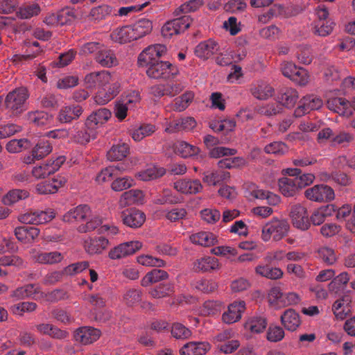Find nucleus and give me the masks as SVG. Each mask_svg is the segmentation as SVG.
<instances>
[{
	"mask_svg": "<svg viewBox=\"0 0 355 355\" xmlns=\"http://www.w3.org/2000/svg\"><path fill=\"white\" fill-rule=\"evenodd\" d=\"M89 263L87 261H79L71 263L63 269V272L67 276H73L82 272L88 268Z\"/></svg>",
	"mask_w": 355,
	"mask_h": 355,
	"instance_id": "obj_56",
	"label": "nucleus"
},
{
	"mask_svg": "<svg viewBox=\"0 0 355 355\" xmlns=\"http://www.w3.org/2000/svg\"><path fill=\"white\" fill-rule=\"evenodd\" d=\"M173 292V286L170 283L160 284L150 291L154 298H162L169 295Z\"/></svg>",
	"mask_w": 355,
	"mask_h": 355,
	"instance_id": "obj_53",
	"label": "nucleus"
},
{
	"mask_svg": "<svg viewBox=\"0 0 355 355\" xmlns=\"http://www.w3.org/2000/svg\"><path fill=\"white\" fill-rule=\"evenodd\" d=\"M349 300L347 297H343L337 300L333 304L332 310L337 319L343 320L349 312L348 306Z\"/></svg>",
	"mask_w": 355,
	"mask_h": 355,
	"instance_id": "obj_44",
	"label": "nucleus"
},
{
	"mask_svg": "<svg viewBox=\"0 0 355 355\" xmlns=\"http://www.w3.org/2000/svg\"><path fill=\"white\" fill-rule=\"evenodd\" d=\"M257 274L270 279H277L282 277L283 272L279 268H271L269 266H257L255 268Z\"/></svg>",
	"mask_w": 355,
	"mask_h": 355,
	"instance_id": "obj_46",
	"label": "nucleus"
},
{
	"mask_svg": "<svg viewBox=\"0 0 355 355\" xmlns=\"http://www.w3.org/2000/svg\"><path fill=\"white\" fill-rule=\"evenodd\" d=\"M171 333L173 337L178 340H187L192 336L191 330L180 322H175L172 324Z\"/></svg>",
	"mask_w": 355,
	"mask_h": 355,
	"instance_id": "obj_49",
	"label": "nucleus"
},
{
	"mask_svg": "<svg viewBox=\"0 0 355 355\" xmlns=\"http://www.w3.org/2000/svg\"><path fill=\"white\" fill-rule=\"evenodd\" d=\"M95 60L99 64L105 67H111L117 64V59L113 51L103 46L96 53Z\"/></svg>",
	"mask_w": 355,
	"mask_h": 355,
	"instance_id": "obj_29",
	"label": "nucleus"
},
{
	"mask_svg": "<svg viewBox=\"0 0 355 355\" xmlns=\"http://www.w3.org/2000/svg\"><path fill=\"white\" fill-rule=\"evenodd\" d=\"M211 345L206 341H191L180 349V355H205Z\"/></svg>",
	"mask_w": 355,
	"mask_h": 355,
	"instance_id": "obj_13",
	"label": "nucleus"
},
{
	"mask_svg": "<svg viewBox=\"0 0 355 355\" xmlns=\"http://www.w3.org/2000/svg\"><path fill=\"white\" fill-rule=\"evenodd\" d=\"M63 258V254L57 251L38 253L35 257V261L42 264H55L60 262Z\"/></svg>",
	"mask_w": 355,
	"mask_h": 355,
	"instance_id": "obj_42",
	"label": "nucleus"
},
{
	"mask_svg": "<svg viewBox=\"0 0 355 355\" xmlns=\"http://www.w3.org/2000/svg\"><path fill=\"white\" fill-rule=\"evenodd\" d=\"M290 225L284 219H272L262 227L261 239L267 242L270 240L279 241L287 236Z\"/></svg>",
	"mask_w": 355,
	"mask_h": 355,
	"instance_id": "obj_2",
	"label": "nucleus"
},
{
	"mask_svg": "<svg viewBox=\"0 0 355 355\" xmlns=\"http://www.w3.org/2000/svg\"><path fill=\"white\" fill-rule=\"evenodd\" d=\"M100 336L101 331L99 329L89 327H82L75 331L74 339L83 345H88L96 341Z\"/></svg>",
	"mask_w": 355,
	"mask_h": 355,
	"instance_id": "obj_11",
	"label": "nucleus"
},
{
	"mask_svg": "<svg viewBox=\"0 0 355 355\" xmlns=\"http://www.w3.org/2000/svg\"><path fill=\"white\" fill-rule=\"evenodd\" d=\"M83 112V107L79 105H67L60 109L58 119L61 123H69L78 119Z\"/></svg>",
	"mask_w": 355,
	"mask_h": 355,
	"instance_id": "obj_20",
	"label": "nucleus"
},
{
	"mask_svg": "<svg viewBox=\"0 0 355 355\" xmlns=\"http://www.w3.org/2000/svg\"><path fill=\"white\" fill-rule=\"evenodd\" d=\"M202 5V0H190L182 4L178 8H177L174 12V15L175 16H180L182 14H187L189 12H195L198 10Z\"/></svg>",
	"mask_w": 355,
	"mask_h": 355,
	"instance_id": "obj_51",
	"label": "nucleus"
},
{
	"mask_svg": "<svg viewBox=\"0 0 355 355\" xmlns=\"http://www.w3.org/2000/svg\"><path fill=\"white\" fill-rule=\"evenodd\" d=\"M27 120L37 126H44L52 122V116L42 111L30 112L27 114Z\"/></svg>",
	"mask_w": 355,
	"mask_h": 355,
	"instance_id": "obj_35",
	"label": "nucleus"
},
{
	"mask_svg": "<svg viewBox=\"0 0 355 355\" xmlns=\"http://www.w3.org/2000/svg\"><path fill=\"white\" fill-rule=\"evenodd\" d=\"M288 150L287 145L282 141H274L264 148V151L268 154H274L277 156H281L286 153Z\"/></svg>",
	"mask_w": 355,
	"mask_h": 355,
	"instance_id": "obj_55",
	"label": "nucleus"
},
{
	"mask_svg": "<svg viewBox=\"0 0 355 355\" xmlns=\"http://www.w3.org/2000/svg\"><path fill=\"white\" fill-rule=\"evenodd\" d=\"M36 159H41L47 156L52 151V146L49 140L41 139L32 150Z\"/></svg>",
	"mask_w": 355,
	"mask_h": 355,
	"instance_id": "obj_48",
	"label": "nucleus"
},
{
	"mask_svg": "<svg viewBox=\"0 0 355 355\" xmlns=\"http://www.w3.org/2000/svg\"><path fill=\"white\" fill-rule=\"evenodd\" d=\"M141 248L139 241H129L121 243L109 252V257L111 259H119L136 252Z\"/></svg>",
	"mask_w": 355,
	"mask_h": 355,
	"instance_id": "obj_8",
	"label": "nucleus"
},
{
	"mask_svg": "<svg viewBox=\"0 0 355 355\" xmlns=\"http://www.w3.org/2000/svg\"><path fill=\"white\" fill-rule=\"evenodd\" d=\"M220 268L218 259L214 257H204L196 259L193 263V270L197 272H211Z\"/></svg>",
	"mask_w": 355,
	"mask_h": 355,
	"instance_id": "obj_16",
	"label": "nucleus"
},
{
	"mask_svg": "<svg viewBox=\"0 0 355 355\" xmlns=\"http://www.w3.org/2000/svg\"><path fill=\"white\" fill-rule=\"evenodd\" d=\"M134 180L129 177L116 178L111 184L115 191H122L132 187Z\"/></svg>",
	"mask_w": 355,
	"mask_h": 355,
	"instance_id": "obj_59",
	"label": "nucleus"
},
{
	"mask_svg": "<svg viewBox=\"0 0 355 355\" xmlns=\"http://www.w3.org/2000/svg\"><path fill=\"white\" fill-rule=\"evenodd\" d=\"M92 211L87 205H80L71 209L62 216V220L68 223H73L88 220L91 216Z\"/></svg>",
	"mask_w": 355,
	"mask_h": 355,
	"instance_id": "obj_9",
	"label": "nucleus"
},
{
	"mask_svg": "<svg viewBox=\"0 0 355 355\" xmlns=\"http://www.w3.org/2000/svg\"><path fill=\"white\" fill-rule=\"evenodd\" d=\"M73 138L76 142L80 144H85L89 142L91 139L96 138V133L94 130L87 128V129L77 131L73 135Z\"/></svg>",
	"mask_w": 355,
	"mask_h": 355,
	"instance_id": "obj_58",
	"label": "nucleus"
},
{
	"mask_svg": "<svg viewBox=\"0 0 355 355\" xmlns=\"http://www.w3.org/2000/svg\"><path fill=\"white\" fill-rule=\"evenodd\" d=\"M136 39L138 40L149 34L153 29V23L150 20L142 18L131 26Z\"/></svg>",
	"mask_w": 355,
	"mask_h": 355,
	"instance_id": "obj_36",
	"label": "nucleus"
},
{
	"mask_svg": "<svg viewBox=\"0 0 355 355\" xmlns=\"http://www.w3.org/2000/svg\"><path fill=\"white\" fill-rule=\"evenodd\" d=\"M230 178L227 171H216L211 173H204L202 180L209 185H217Z\"/></svg>",
	"mask_w": 355,
	"mask_h": 355,
	"instance_id": "obj_40",
	"label": "nucleus"
},
{
	"mask_svg": "<svg viewBox=\"0 0 355 355\" xmlns=\"http://www.w3.org/2000/svg\"><path fill=\"white\" fill-rule=\"evenodd\" d=\"M280 319L282 325L291 331H295L301 324L299 314L292 309L286 310Z\"/></svg>",
	"mask_w": 355,
	"mask_h": 355,
	"instance_id": "obj_25",
	"label": "nucleus"
},
{
	"mask_svg": "<svg viewBox=\"0 0 355 355\" xmlns=\"http://www.w3.org/2000/svg\"><path fill=\"white\" fill-rule=\"evenodd\" d=\"M190 240L193 243L205 247L214 245L217 242L216 236L213 233L207 232L193 234L190 236Z\"/></svg>",
	"mask_w": 355,
	"mask_h": 355,
	"instance_id": "obj_32",
	"label": "nucleus"
},
{
	"mask_svg": "<svg viewBox=\"0 0 355 355\" xmlns=\"http://www.w3.org/2000/svg\"><path fill=\"white\" fill-rule=\"evenodd\" d=\"M175 151L182 158L193 157L198 161L202 160V155H199L200 148L184 141L175 144Z\"/></svg>",
	"mask_w": 355,
	"mask_h": 355,
	"instance_id": "obj_18",
	"label": "nucleus"
},
{
	"mask_svg": "<svg viewBox=\"0 0 355 355\" xmlns=\"http://www.w3.org/2000/svg\"><path fill=\"white\" fill-rule=\"evenodd\" d=\"M218 48V44L216 42L209 40L202 42L197 45L195 49V54L200 59L207 60L217 53Z\"/></svg>",
	"mask_w": 355,
	"mask_h": 355,
	"instance_id": "obj_23",
	"label": "nucleus"
},
{
	"mask_svg": "<svg viewBox=\"0 0 355 355\" xmlns=\"http://www.w3.org/2000/svg\"><path fill=\"white\" fill-rule=\"evenodd\" d=\"M76 18L75 11L73 9L64 8L57 12L58 24L60 26L71 24Z\"/></svg>",
	"mask_w": 355,
	"mask_h": 355,
	"instance_id": "obj_62",
	"label": "nucleus"
},
{
	"mask_svg": "<svg viewBox=\"0 0 355 355\" xmlns=\"http://www.w3.org/2000/svg\"><path fill=\"white\" fill-rule=\"evenodd\" d=\"M251 94L259 100H267L272 97L275 93L274 88L268 83L258 80L251 85Z\"/></svg>",
	"mask_w": 355,
	"mask_h": 355,
	"instance_id": "obj_17",
	"label": "nucleus"
},
{
	"mask_svg": "<svg viewBox=\"0 0 355 355\" xmlns=\"http://www.w3.org/2000/svg\"><path fill=\"white\" fill-rule=\"evenodd\" d=\"M174 188L182 193L196 194L202 189V185L198 180H181L174 183Z\"/></svg>",
	"mask_w": 355,
	"mask_h": 355,
	"instance_id": "obj_22",
	"label": "nucleus"
},
{
	"mask_svg": "<svg viewBox=\"0 0 355 355\" xmlns=\"http://www.w3.org/2000/svg\"><path fill=\"white\" fill-rule=\"evenodd\" d=\"M113 40L121 44L130 42L137 40L135 33L131 26H123L120 29H117L112 34Z\"/></svg>",
	"mask_w": 355,
	"mask_h": 355,
	"instance_id": "obj_33",
	"label": "nucleus"
},
{
	"mask_svg": "<svg viewBox=\"0 0 355 355\" xmlns=\"http://www.w3.org/2000/svg\"><path fill=\"white\" fill-rule=\"evenodd\" d=\"M290 217L293 227L298 230L306 231L311 227L307 209L300 204L291 206Z\"/></svg>",
	"mask_w": 355,
	"mask_h": 355,
	"instance_id": "obj_6",
	"label": "nucleus"
},
{
	"mask_svg": "<svg viewBox=\"0 0 355 355\" xmlns=\"http://www.w3.org/2000/svg\"><path fill=\"white\" fill-rule=\"evenodd\" d=\"M121 170H124V168L123 166H119V165L107 167L103 169L96 176V181L99 183L109 181L110 178L116 177L117 172Z\"/></svg>",
	"mask_w": 355,
	"mask_h": 355,
	"instance_id": "obj_54",
	"label": "nucleus"
},
{
	"mask_svg": "<svg viewBox=\"0 0 355 355\" xmlns=\"http://www.w3.org/2000/svg\"><path fill=\"white\" fill-rule=\"evenodd\" d=\"M109 245L107 239L100 236L86 241L85 248L89 254H101Z\"/></svg>",
	"mask_w": 355,
	"mask_h": 355,
	"instance_id": "obj_27",
	"label": "nucleus"
},
{
	"mask_svg": "<svg viewBox=\"0 0 355 355\" xmlns=\"http://www.w3.org/2000/svg\"><path fill=\"white\" fill-rule=\"evenodd\" d=\"M285 336L284 329L277 325H270L266 334V338L268 341L277 343L281 341Z\"/></svg>",
	"mask_w": 355,
	"mask_h": 355,
	"instance_id": "obj_57",
	"label": "nucleus"
},
{
	"mask_svg": "<svg viewBox=\"0 0 355 355\" xmlns=\"http://www.w3.org/2000/svg\"><path fill=\"white\" fill-rule=\"evenodd\" d=\"M29 92L26 87H19L8 92L4 100V107L10 116H16L26 110Z\"/></svg>",
	"mask_w": 355,
	"mask_h": 355,
	"instance_id": "obj_1",
	"label": "nucleus"
},
{
	"mask_svg": "<svg viewBox=\"0 0 355 355\" xmlns=\"http://www.w3.org/2000/svg\"><path fill=\"white\" fill-rule=\"evenodd\" d=\"M193 98L194 94L192 92H186L174 99L169 105L170 109L175 112H182L189 106Z\"/></svg>",
	"mask_w": 355,
	"mask_h": 355,
	"instance_id": "obj_31",
	"label": "nucleus"
},
{
	"mask_svg": "<svg viewBox=\"0 0 355 355\" xmlns=\"http://www.w3.org/2000/svg\"><path fill=\"white\" fill-rule=\"evenodd\" d=\"M40 293V287L36 284H27L24 286L17 288L11 295L17 300H21L26 297H34V295Z\"/></svg>",
	"mask_w": 355,
	"mask_h": 355,
	"instance_id": "obj_39",
	"label": "nucleus"
},
{
	"mask_svg": "<svg viewBox=\"0 0 355 355\" xmlns=\"http://www.w3.org/2000/svg\"><path fill=\"white\" fill-rule=\"evenodd\" d=\"M327 107L329 110L340 115L349 116L352 112L350 109V101L343 98H332L327 101Z\"/></svg>",
	"mask_w": 355,
	"mask_h": 355,
	"instance_id": "obj_24",
	"label": "nucleus"
},
{
	"mask_svg": "<svg viewBox=\"0 0 355 355\" xmlns=\"http://www.w3.org/2000/svg\"><path fill=\"white\" fill-rule=\"evenodd\" d=\"M298 98V92L291 87L281 89L278 96L279 103L288 108L293 107Z\"/></svg>",
	"mask_w": 355,
	"mask_h": 355,
	"instance_id": "obj_28",
	"label": "nucleus"
},
{
	"mask_svg": "<svg viewBox=\"0 0 355 355\" xmlns=\"http://www.w3.org/2000/svg\"><path fill=\"white\" fill-rule=\"evenodd\" d=\"M181 200L180 197L173 195L171 191H164L163 194L158 196L154 202L157 205H173L180 203Z\"/></svg>",
	"mask_w": 355,
	"mask_h": 355,
	"instance_id": "obj_61",
	"label": "nucleus"
},
{
	"mask_svg": "<svg viewBox=\"0 0 355 355\" xmlns=\"http://www.w3.org/2000/svg\"><path fill=\"white\" fill-rule=\"evenodd\" d=\"M40 12V5L36 2H32L21 6L19 8L17 15L21 19H30L38 15Z\"/></svg>",
	"mask_w": 355,
	"mask_h": 355,
	"instance_id": "obj_43",
	"label": "nucleus"
},
{
	"mask_svg": "<svg viewBox=\"0 0 355 355\" xmlns=\"http://www.w3.org/2000/svg\"><path fill=\"white\" fill-rule=\"evenodd\" d=\"M112 116L110 110L105 107L94 111L86 119L85 126L89 129H96L98 125L106 123Z\"/></svg>",
	"mask_w": 355,
	"mask_h": 355,
	"instance_id": "obj_12",
	"label": "nucleus"
},
{
	"mask_svg": "<svg viewBox=\"0 0 355 355\" xmlns=\"http://www.w3.org/2000/svg\"><path fill=\"white\" fill-rule=\"evenodd\" d=\"M112 80V76L107 71L92 72L85 77V83L88 88L96 86H105Z\"/></svg>",
	"mask_w": 355,
	"mask_h": 355,
	"instance_id": "obj_14",
	"label": "nucleus"
},
{
	"mask_svg": "<svg viewBox=\"0 0 355 355\" xmlns=\"http://www.w3.org/2000/svg\"><path fill=\"white\" fill-rule=\"evenodd\" d=\"M168 274L161 269H153L148 272L141 279L142 286H148L150 284L168 279Z\"/></svg>",
	"mask_w": 355,
	"mask_h": 355,
	"instance_id": "obj_37",
	"label": "nucleus"
},
{
	"mask_svg": "<svg viewBox=\"0 0 355 355\" xmlns=\"http://www.w3.org/2000/svg\"><path fill=\"white\" fill-rule=\"evenodd\" d=\"M305 197L309 200L322 202L331 201L335 198L333 189L326 184H316L304 191Z\"/></svg>",
	"mask_w": 355,
	"mask_h": 355,
	"instance_id": "obj_5",
	"label": "nucleus"
},
{
	"mask_svg": "<svg viewBox=\"0 0 355 355\" xmlns=\"http://www.w3.org/2000/svg\"><path fill=\"white\" fill-rule=\"evenodd\" d=\"M245 309V303L244 301L234 302L228 306V309L223 314L222 318L224 322L232 324L241 318L242 313Z\"/></svg>",
	"mask_w": 355,
	"mask_h": 355,
	"instance_id": "obj_15",
	"label": "nucleus"
},
{
	"mask_svg": "<svg viewBox=\"0 0 355 355\" xmlns=\"http://www.w3.org/2000/svg\"><path fill=\"white\" fill-rule=\"evenodd\" d=\"M166 51V47L162 44H155L145 49L138 56V64L141 67L149 66L159 61Z\"/></svg>",
	"mask_w": 355,
	"mask_h": 355,
	"instance_id": "obj_7",
	"label": "nucleus"
},
{
	"mask_svg": "<svg viewBox=\"0 0 355 355\" xmlns=\"http://www.w3.org/2000/svg\"><path fill=\"white\" fill-rule=\"evenodd\" d=\"M40 230L35 227L20 226L15 230L16 238L24 243L34 242L40 234Z\"/></svg>",
	"mask_w": 355,
	"mask_h": 355,
	"instance_id": "obj_19",
	"label": "nucleus"
},
{
	"mask_svg": "<svg viewBox=\"0 0 355 355\" xmlns=\"http://www.w3.org/2000/svg\"><path fill=\"white\" fill-rule=\"evenodd\" d=\"M285 172L289 176L294 178L299 190L311 184L314 180L315 175L313 173H302L300 168H287Z\"/></svg>",
	"mask_w": 355,
	"mask_h": 355,
	"instance_id": "obj_21",
	"label": "nucleus"
},
{
	"mask_svg": "<svg viewBox=\"0 0 355 355\" xmlns=\"http://www.w3.org/2000/svg\"><path fill=\"white\" fill-rule=\"evenodd\" d=\"M194 288L204 293H211L218 289V283L213 279H201L193 284Z\"/></svg>",
	"mask_w": 355,
	"mask_h": 355,
	"instance_id": "obj_50",
	"label": "nucleus"
},
{
	"mask_svg": "<svg viewBox=\"0 0 355 355\" xmlns=\"http://www.w3.org/2000/svg\"><path fill=\"white\" fill-rule=\"evenodd\" d=\"M112 8L107 5H101L93 8L89 13V18L92 21H101L111 14Z\"/></svg>",
	"mask_w": 355,
	"mask_h": 355,
	"instance_id": "obj_52",
	"label": "nucleus"
},
{
	"mask_svg": "<svg viewBox=\"0 0 355 355\" xmlns=\"http://www.w3.org/2000/svg\"><path fill=\"white\" fill-rule=\"evenodd\" d=\"M301 101L309 112L320 109L323 104L321 98L314 95L304 96Z\"/></svg>",
	"mask_w": 355,
	"mask_h": 355,
	"instance_id": "obj_63",
	"label": "nucleus"
},
{
	"mask_svg": "<svg viewBox=\"0 0 355 355\" xmlns=\"http://www.w3.org/2000/svg\"><path fill=\"white\" fill-rule=\"evenodd\" d=\"M267 320L263 316H252L245 323V328L254 333H261L267 326Z\"/></svg>",
	"mask_w": 355,
	"mask_h": 355,
	"instance_id": "obj_45",
	"label": "nucleus"
},
{
	"mask_svg": "<svg viewBox=\"0 0 355 355\" xmlns=\"http://www.w3.org/2000/svg\"><path fill=\"white\" fill-rule=\"evenodd\" d=\"M279 191L286 197H293L300 191L293 177H283L279 179Z\"/></svg>",
	"mask_w": 355,
	"mask_h": 355,
	"instance_id": "obj_26",
	"label": "nucleus"
},
{
	"mask_svg": "<svg viewBox=\"0 0 355 355\" xmlns=\"http://www.w3.org/2000/svg\"><path fill=\"white\" fill-rule=\"evenodd\" d=\"M28 196V193L26 190L14 189L8 193L4 197L5 204H13L19 200L25 199Z\"/></svg>",
	"mask_w": 355,
	"mask_h": 355,
	"instance_id": "obj_60",
	"label": "nucleus"
},
{
	"mask_svg": "<svg viewBox=\"0 0 355 355\" xmlns=\"http://www.w3.org/2000/svg\"><path fill=\"white\" fill-rule=\"evenodd\" d=\"M166 171L162 167L150 166L146 169L138 173V178L143 181H150L162 177Z\"/></svg>",
	"mask_w": 355,
	"mask_h": 355,
	"instance_id": "obj_41",
	"label": "nucleus"
},
{
	"mask_svg": "<svg viewBox=\"0 0 355 355\" xmlns=\"http://www.w3.org/2000/svg\"><path fill=\"white\" fill-rule=\"evenodd\" d=\"M121 219L126 226L137 228L143 225L146 220V216L139 209H129L121 212Z\"/></svg>",
	"mask_w": 355,
	"mask_h": 355,
	"instance_id": "obj_10",
	"label": "nucleus"
},
{
	"mask_svg": "<svg viewBox=\"0 0 355 355\" xmlns=\"http://www.w3.org/2000/svg\"><path fill=\"white\" fill-rule=\"evenodd\" d=\"M147 75L154 79H170L178 73V68L168 62L157 61L146 66Z\"/></svg>",
	"mask_w": 355,
	"mask_h": 355,
	"instance_id": "obj_4",
	"label": "nucleus"
},
{
	"mask_svg": "<svg viewBox=\"0 0 355 355\" xmlns=\"http://www.w3.org/2000/svg\"><path fill=\"white\" fill-rule=\"evenodd\" d=\"M29 145V141L26 139H12L6 144V150L11 153H17L23 148H26Z\"/></svg>",
	"mask_w": 355,
	"mask_h": 355,
	"instance_id": "obj_64",
	"label": "nucleus"
},
{
	"mask_svg": "<svg viewBox=\"0 0 355 355\" xmlns=\"http://www.w3.org/2000/svg\"><path fill=\"white\" fill-rule=\"evenodd\" d=\"M0 266H12L18 269L26 268L24 260L17 254L3 255L0 257Z\"/></svg>",
	"mask_w": 355,
	"mask_h": 355,
	"instance_id": "obj_47",
	"label": "nucleus"
},
{
	"mask_svg": "<svg viewBox=\"0 0 355 355\" xmlns=\"http://www.w3.org/2000/svg\"><path fill=\"white\" fill-rule=\"evenodd\" d=\"M129 146L125 143L113 145L107 152V159L110 161L121 160L129 153Z\"/></svg>",
	"mask_w": 355,
	"mask_h": 355,
	"instance_id": "obj_34",
	"label": "nucleus"
},
{
	"mask_svg": "<svg viewBox=\"0 0 355 355\" xmlns=\"http://www.w3.org/2000/svg\"><path fill=\"white\" fill-rule=\"evenodd\" d=\"M166 21L162 28V35L164 38L170 39L173 35L184 33L191 25L192 19L184 15Z\"/></svg>",
	"mask_w": 355,
	"mask_h": 355,
	"instance_id": "obj_3",
	"label": "nucleus"
},
{
	"mask_svg": "<svg viewBox=\"0 0 355 355\" xmlns=\"http://www.w3.org/2000/svg\"><path fill=\"white\" fill-rule=\"evenodd\" d=\"M143 200L144 195L141 190L131 189L121 195L119 204L121 207H126L134 204L142 203Z\"/></svg>",
	"mask_w": 355,
	"mask_h": 355,
	"instance_id": "obj_30",
	"label": "nucleus"
},
{
	"mask_svg": "<svg viewBox=\"0 0 355 355\" xmlns=\"http://www.w3.org/2000/svg\"><path fill=\"white\" fill-rule=\"evenodd\" d=\"M335 24L333 21H314L312 24L313 33L320 37L329 35L333 31Z\"/></svg>",
	"mask_w": 355,
	"mask_h": 355,
	"instance_id": "obj_38",
	"label": "nucleus"
}]
</instances>
